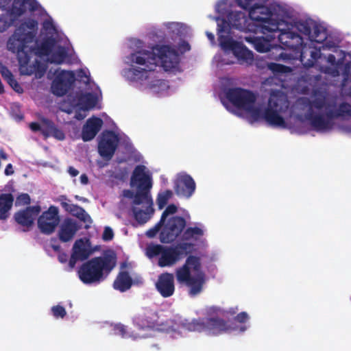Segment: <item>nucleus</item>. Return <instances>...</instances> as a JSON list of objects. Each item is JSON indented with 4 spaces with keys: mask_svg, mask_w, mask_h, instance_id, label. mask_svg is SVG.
Wrapping results in <instances>:
<instances>
[{
    "mask_svg": "<svg viewBox=\"0 0 351 351\" xmlns=\"http://www.w3.org/2000/svg\"><path fill=\"white\" fill-rule=\"evenodd\" d=\"M114 251H104L100 256L94 257L83 263L78 269L80 280L84 284L99 283L104 280L117 265Z\"/></svg>",
    "mask_w": 351,
    "mask_h": 351,
    "instance_id": "nucleus-1",
    "label": "nucleus"
},
{
    "mask_svg": "<svg viewBox=\"0 0 351 351\" xmlns=\"http://www.w3.org/2000/svg\"><path fill=\"white\" fill-rule=\"evenodd\" d=\"M154 51H138L130 55L132 63L156 69L158 60L165 71L176 69L179 64V56L177 51L169 45H161L154 49Z\"/></svg>",
    "mask_w": 351,
    "mask_h": 351,
    "instance_id": "nucleus-2",
    "label": "nucleus"
},
{
    "mask_svg": "<svg viewBox=\"0 0 351 351\" xmlns=\"http://www.w3.org/2000/svg\"><path fill=\"white\" fill-rule=\"evenodd\" d=\"M178 282L189 288L191 296L199 294L205 283V274L202 271V262L199 256L189 255L184 264L176 270Z\"/></svg>",
    "mask_w": 351,
    "mask_h": 351,
    "instance_id": "nucleus-3",
    "label": "nucleus"
},
{
    "mask_svg": "<svg viewBox=\"0 0 351 351\" xmlns=\"http://www.w3.org/2000/svg\"><path fill=\"white\" fill-rule=\"evenodd\" d=\"M288 106V100L281 90H272L265 108L262 110L259 108V116L252 118L256 121L263 119L269 125L285 128L287 123L281 114L287 111Z\"/></svg>",
    "mask_w": 351,
    "mask_h": 351,
    "instance_id": "nucleus-4",
    "label": "nucleus"
},
{
    "mask_svg": "<svg viewBox=\"0 0 351 351\" xmlns=\"http://www.w3.org/2000/svg\"><path fill=\"white\" fill-rule=\"evenodd\" d=\"M34 38L35 34L32 32L25 31L23 26H19L9 38L7 43L8 49L16 53L19 66L24 67L29 62L28 44L32 43Z\"/></svg>",
    "mask_w": 351,
    "mask_h": 351,
    "instance_id": "nucleus-5",
    "label": "nucleus"
},
{
    "mask_svg": "<svg viewBox=\"0 0 351 351\" xmlns=\"http://www.w3.org/2000/svg\"><path fill=\"white\" fill-rule=\"evenodd\" d=\"M226 99L236 108L249 113L252 117L259 116V108L255 106L256 95L251 90L239 87L224 91Z\"/></svg>",
    "mask_w": 351,
    "mask_h": 351,
    "instance_id": "nucleus-6",
    "label": "nucleus"
},
{
    "mask_svg": "<svg viewBox=\"0 0 351 351\" xmlns=\"http://www.w3.org/2000/svg\"><path fill=\"white\" fill-rule=\"evenodd\" d=\"M351 117V104L348 102H341L336 110H329L323 114H313L310 112L306 115V120L310 121L311 125L316 130H326L332 128L331 120L338 118Z\"/></svg>",
    "mask_w": 351,
    "mask_h": 351,
    "instance_id": "nucleus-7",
    "label": "nucleus"
},
{
    "mask_svg": "<svg viewBox=\"0 0 351 351\" xmlns=\"http://www.w3.org/2000/svg\"><path fill=\"white\" fill-rule=\"evenodd\" d=\"M195 245L190 242H180L173 246H165L158 258V265L161 267H171L186 256L191 255Z\"/></svg>",
    "mask_w": 351,
    "mask_h": 351,
    "instance_id": "nucleus-8",
    "label": "nucleus"
},
{
    "mask_svg": "<svg viewBox=\"0 0 351 351\" xmlns=\"http://www.w3.org/2000/svg\"><path fill=\"white\" fill-rule=\"evenodd\" d=\"M182 325L189 331H208L212 335H218L230 330L227 322L218 317L194 319L191 322L186 321Z\"/></svg>",
    "mask_w": 351,
    "mask_h": 351,
    "instance_id": "nucleus-9",
    "label": "nucleus"
},
{
    "mask_svg": "<svg viewBox=\"0 0 351 351\" xmlns=\"http://www.w3.org/2000/svg\"><path fill=\"white\" fill-rule=\"evenodd\" d=\"M163 226L159 235L160 241L162 243H171L184 232L186 221L182 217L173 216L170 217Z\"/></svg>",
    "mask_w": 351,
    "mask_h": 351,
    "instance_id": "nucleus-10",
    "label": "nucleus"
},
{
    "mask_svg": "<svg viewBox=\"0 0 351 351\" xmlns=\"http://www.w3.org/2000/svg\"><path fill=\"white\" fill-rule=\"evenodd\" d=\"M60 221L59 209L57 206H50L38 219V226L42 233L52 234Z\"/></svg>",
    "mask_w": 351,
    "mask_h": 351,
    "instance_id": "nucleus-11",
    "label": "nucleus"
},
{
    "mask_svg": "<svg viewBox=\"0 0 351 351\" xmlns=\"http://www.w3.org/2000/svg\"><path fill=\"white\" fill-rule=\"evenodd\" d=\"M119 143V137L114 132L107 130L102 133L98 144V152L105 160H110L114 154Z\"/></svg>",
    "mask_w": 351,
    "mask_h": 351,
    "instance_id": "nucleus-12",
    "label": "nucleus"
},
{
    "mask_svg": "<svg viewBox=\"0 0 351 351\" xmlns=\"http://www.w3.org/2000/svg\"><path fill=\"white\" fill-rule=\"evenodd\" d=\"M219 44L224 50H230L233 54L239 60L247 61L253 58V53L251 51L228 35L219 36Z\"/></svg>",
    "mask_w": 351,
    "mask_h": 351,
    "instance_id": "nucleus-13",
    "label": "nucleus"
},
{
    "mask_svg": "<svg viewBox=\"0 0 351 351\" xmlns=\"http://www.w3.org/2000/svg\"><path fill=\"white\" fill-rule=\"evenodd\" d=\"M73 71H62L53 80L51 84L52 93L57 96H63L67 93L75 82Z\"/></svg>",
    "mask_w": 351,
    "mask_h": 351,
    "instance_id": "nucleus-14",
    "label": "nucleus"
},
{
    "mask_svg": "<svg viewBox=\"0 0 351 351\" xmlns=\"http://www.w3.org/2000/svg\"><path fill=\"white\" fill-rule=\"evenodd\" d=\"M93 253L88 240L84 241L80 239L75 241L73 244L72 253L69 261V267L73 269L77 261H85Z\"/></svg>",
    "mask_w": 351,
    "mask_h": 351,
    "instance_id": "nucleus-15",
    "label": "nucleus"
},
{
    "mask_svg": "<svg viewBox=\"0 0 351 351\" xmlns=\"http://www.w3.org/2000/svg\"><path fill=\"white\" fill-rule=\"evenodd\" d=\"M196 189L193 178L188 174L179 176L174 184V190L177 195L186 198L191 197Z\"/></svg>",
    "mask_w": 351,
    "mask_h": 351,
    "instance_id": "nucleus-16",
    "label": "nucleus"
},
{
    "mask_svg": "<svg viewBox=\"0 0 351 351\" xmlns=\"http://www.w3.org/2000/svg\"><path fill=\"white\" fill-rule=\"evenodd\" d=\"M40 211L41 208L38 205L27 206L26 208L15 213L14 217L18 224L29 229L33 226L36 217Z\"/></svg>",
    "mask_w": 351,
    "mask_h": 351,
    "instance_id": "nucleus-17",
    "label": "nucleus"
},
{
    "mask_svg": "<svg viewBox=\"0 0 351 351\" xmlns=\"http://www.w3.org/2000/svg\"><path fill=\"white\" fill-rule=\"evenodd\" d=\"M156 317L154 311L144 308L133 317V323L139 330L153 328L156 325Z\"/></svg>",
    "mask_w": 351,
    "mask_h": 351,
    "instance_id": "nucleus-18",
    "label": "nucleus"
},
{
    "mask_svg": "<svg viewBox=\"0 0 351 351\" xmlns=\"http://www.w3.org/2000/svg\"><path fill=\"white\" fill-rule=\"evenodd\" d=\"M156 290L163 298H169L175 292L174 276L165 272L159 275L156 282Z\"/></svg>",
    "mask_w": 351,
    "mask_h": 351,
    "instance_id": "nucleus-19",
    "label": "nucleus"
},
{
    "mask_svg": "<svg viewBox=\"0 0 351 351\" xmlns=\"http://www.w3.org/2000/svg\"><path fill=\"white\" fill-rule=\"evenodd\" d=\"M278 38L284 49L296 50L303 43V39L299 34L289 29L280 30Z\"/></svg>",
    "mask_w": 351,
    "mask_h": 351,
    "instance_id": "nucleus-20",
    "label": "nucleus"
},
{
    "mask_svg": "<svg viewBox=\"0 0 351 351\" xmlns=\"http://www.w3.org/2000/svg\"><path fill=\"white\" fill-rule=\"evenodd\" d=\"M60 204L64 210L72 215L76 217L84 223H91L93 222L90 216L86 212V210L81 206L70 204L69 200L65 195H61L59 197Z\"/></svg>",
    "mask_w": 351,
    "mask_h": 351,
    "instance_id": "nucleus-21",
    "label": "nucleus"
},
{
    "mask_svg": "<svg viewBox=\"0 0 351 351\" xmlns=\"http://www.w3.org/2000/svg\"><path fill=\"white\" fill-rule=\"evenodd\" d=\"M271 16V12L268 9L267 14H261L258 16L259 20L253 21L255 22V25L257 27H259L261 29V32L264 34H267L268 33L275 34L280 32L278 27V23H277L276 20L272 19Z\"/></svg>",
    "mask_w": 351,
    "mask_h": 351,
    "instance_id": "nucleus-22",
    "label": "nucleus"
},
{
    "mask_svg": "<svg viewBox=\"0 0 351 351\" xmlns=\"http://www.w3.org/2000/svg\"><path fill=\"white\" fill-rule=\"evenodd\" d=\"M239 6L247 10L251 21L259 20L258 16L261 14H267L268 8L260 3L258 0H237Z\"/></svg>",
    "mask_w": 351,
    "mask_h": 351,
    "instance_id": "nucleus-23",
    "label": "nucleus"
},
{
    "mask_svg": "<svg viewBox=\"0 0 351 351\" xmlns=\"http://www.w3.org/2000/svg\"><path fill=\"white\" fill-rule=\"evenodd\" d=\"M77 223L71 218H66L60 226L58 238L63 243L71 241L79 230Z\"/></svg>",
    "mask_w": 351,
    "mask_h": 351,
    "instance_id": "nucleus-24",
    "label": "nucleus"
},
{
    "mask_svg": "<svg viewBox=\"0 0 351 351\" xmlns=\"http://www.w3.org/2000/svg\"><path fill=\"white\" fill-rule=\"evenodd\" d=\"M103 121L101 118L93 117L89 118L84 125L82 132V138L84 142L93 139L101 130Z\"/></svg>",
    "mask_w": 351,
    "mask_h": 351,
    "instance_id": "nucleus-25",
    "label": "nucleus"
},
{
    "mask_svg": "<svg viewBox=\"0 0 351 351\" xmlns=\"http://www.w3.org/2000/svg\"><path fill=\"white\" fill-rule=\"evenodd\" d=\"M132 186H136L137 188H146L151 189L152 182L151 177L145 173V167L137 165L133 171L130 179Z\"/></svg>",
    "mask_w": 351,
    "mask_h": 351,
    "instance_id": "nucleus-26",
    "label": "nucleus"
},
{
    "mask_svg": "<svg viewBox=\"0 0 351 351\" xmlns=\"http://www.w3.org/2000/svg\"><path fill=\"white\" fill-rule=\"evenodd\" d=\"M227 18L232 28L243 32L251 30L249 28V21L250 19H248L244 12L241 11H232L228 14Z\"/></svg>",
    "mask_w": 351,
    "mask_h": 351,
    "instance_id": "nucleus-27",
    "label": "nucleus"
},
{
    "mask_svg": "<svg viewBox=\"0 0 351 351\" xmlns=\"http://www.w3.org/2000/svg\"><path fill=\"white\" fill-rule=\"evenodd\" d=\"M56 44L55 38L48 36L45 38L40 43H36V46L32 49V51L40 58L48 56L51 53Z\"/></svg>",
    "mask_w": 351,
    "mask_h": 351,
    "instance_id": "nucleus-28",
    "label": "nucleus"
},
{
    "mask_svg": "<svg viewBox=\"0 0 351 351\" xmlns=\"http://www.w3.org/2000/svg\"><path fill=\"white\" fill-rule=\"evenodd\" d=\"M37 9V2L36 0H14L12 13L15 16H20L23 15L27 10L35 11Z\"/></svg>",
    "mask_w": 351,
    "mask_h": 351,
    "instance_id": "nucleus-29",
    "label": "nucleus"
},
{
    "mask_svg": "<svg viewBox=\"0 0 351 351\" xmlns=\"http://www.w3.org/2000/svg\"><path fill=\"white\" fill-rule=\"evenodd\" d=\"M133 284V280L127 271H120L114 282L113 288L121 292L129 290Z\"/></svg>",
    "mask_w": 351,
    "mask_h": 351,
    "instance_id": "nucleus-30",
    "label": "nucleus"
},
{
    "mask_svg": "<svg viewBox=\"0 0 351 351\" xmlns=\"http://www.w3.org/2000/svg\"><path fill=\"white\" fill-rule=\"evenodd\" d=\"M14 202V197L11 193L0 195V219L5 220L9 216Z\"/></svg>",
    "mask_w": 351,
    "mask_h": 351,
    "instance_id": "nucleus-31",
    "label": "nucleus"
},
{
    "mask_svg": "<svg viewBox=\"0 0 351 351\" xmlns=\"http://www.w3.org/2000/svg\"><path fill=\"white\" fill-rule=\"evenodd\" d=\"M204 230L199 227H189L186 228L182 235V240L183 242L188 241H197L201 237L204 236Z\"/></svg>",
    "mask_w": 351,
    "mask_h": 351,
    "instance_id": "nucleus-32",
    "label": "nucleus"
},
{
    "mask_svg": "<svg viewBox=\"0 0 351 351\" xmlns=\"http://www.w3.org/2000/svg\"><path fill=\"white\" fill-rule=\"evenodd\" d=\"M134 219L141 224L145 223L150 218L154 213V208L152 205L148 206L146 210H142L137 207L132 208Z\"/></svg>",
    "mask_w": 351,
    "mask_h": 351,
    "instance_id": "nucleus-33",
    "label": "nucleus"
},
{
    "mask_svg": "<svg viewBox=\"0 0 351 351\" xmlns=\"http://www.w3.org/2000/svg\"><path fill=\"white\" fill-rule=\"evenodd\" d=\"M155 69H149L147 67H132L128 70V75L132 80L138 81L146 80L149 73Z\"/></svg>",
    "mask_w": 351,
    "mask_h": 351,
    "instance_id": "nucleus-34",
    "label": "nucleus"
},
{
    "mask_svg": "<svg viewBox=\"0 0 351 351\" xmlns=\"http://www.w3.org/2000/svg\"><path fill=\"white\" fill-rule=\"evenodd\" d=\"M28 62L25 66H20L22 74L31 75L34 73H38L40 75H44L46 71L45 66L38 60H36L33 65H29Z\"/></svg>",
    "mask_w": 351,
    "mask_h": 351,
    "instance_id": "nucleus-35",
    "label": "nucleus"
},
{
    "mask_svg": "<svg viewBox=\"0 0 351 351\" xmlns=\"http://www.w3.org/2000/svg\"><path fill=\"white\" fill-rule=\"evenodd\" d=\"M149 191L150 189H147L146 188H137V191L134 197L133 204L140 205L143 201H145L152 205V199L149 195Z\"/></svg>",
    "mask_w": 351,
    "mask_h": 351,
    "instance_id": "nucleus-36",
    "label": "nucleus"
},
{
    "mask_svg": "<svg viewBox=\"0 0 351 351\" xmlns=\"http://www.w3.org/2000/svg\"><path fill=\"white\" fill-rule=\"evenodd\" d=\"M331 106H332V105L327 104L326 99L325 96L316 97L313 100L309 101V108H308L307 113L305 114V118L306 119V115L310 112H311L313 114H315L313 111V108L318 110H320L323 109L324 108H328ZM332 106H335V104L332 105Z\"/></svg>",
    "mask_w": 351,
    "mask_h": 351,
    "instance_id": "nucleus-37",
    "label": "nucleus"
},
{
    "mask_svg": "<svg viewBox=\"0 0 351 351\" xmlns=\"http://www.w3.org/2000/svg\"><path fill=\"white\" fill-rule=\"evenodd\" d=\"M309 53L311 59H308L306 62H305L306 51H302L300 53V61L306 67L313 66L315 61H317L320 58L319 51L313 49L311 50Z\"/></svg>",
    "mask_w": 351,
    "mask_h": 351,
    "instance_id": "nucleus-38",
    "label": "nucleus"
},
{
    "mask_svg": "<svg viewBox=\"0 0 351 351\" xmlns=\"http://www.w3.org/2000/svg\"><path fill=\"white\" fill-rule=\"evenodd\" d=\"M67 57V51L63 47H59L58 50L52 53L49 62L57 64H62Z\"/></svg>",
    "mask_w": 351,
    "mask_h": 351,
    "instance_id": "nucleus-39",
    "label": "nucleus"
},
{
    "mask_svg": "<svg viewBox=\"0 0 351 351\" xmlns=\"http://www.w3.org/2000/svg\"><path fill=\"white\" fill-rule=\"evenodd\" d=\"M309 38L317 43L323 41L326 36L322 27L313 21L311 36Z\"/></svg>",
    "mask_w": 351,
    "mask_h": 351,
    "instance_id": "nucleus-40",
    "label": "nucleus"
},
{
    "mask_svg": "<svg viewBox=\"0 0 351 351\" xmlns=\"http://www.w3.org/2000/svg\"><path fill=\"white\" fill-rule=\"evenodd\" d=\"M165 247L160 244H152L147 247L146 255L149 258H152L160 255L162 256Z\"/></svg>",
    "mask_w": 351,
    "mask_h": 351,
    "instance_id": "nucleus-41",
    "label": "nucleus"
},
{
    "mask_svg": "<svg viewBox=\"0 0 351 351\" xmlns=\"http://www.w3.org/2000/svg\"><path fill=\"white\" fill-rule=\"evenodd\" d=\"M172 191L167 189L158 195L156 202L159 209L163 208L167 204L169 199L172 197Z\"/></svg>",
    "mask_w": 351,
    "mask_h": 351,
    "instance_id": "nucleus-42",
    "label": "nucleus"
},
{
    "mask_svg": "<svg viewBox=\"0 0 351 351\" xmlns=\"http://www.w3.org/2000/svg\"><path fill=\"white\" fill-rule=\"evenodd\" d=\"M79 101L81 104L84 105L86 109H88L95 106L96 99L92 93H88L82 95L79 98Z\"/></svg>",
    "mask_w": 351,
    "mask_h": 351,
    "instance_id": "nucleus-43",
    "label": "nucleus"
},
{
    "mask_svg": "<svg viewBox=\"0 0 351 351\" xmlns=\"http://www.w3.org/2000/svg\"><path fill=\"white\" fill-rule=\"evenodd\" d=\"M43 126L41 130L42 134L45 137L50 136L56 125L52 121L48 119H44L43 120Z\"/></svg>",
    "mask_w": 351,
    "mask_h": 351,
    "instance_id": "nucleus-44",
    "label": "nucleus"
},
{
    "mask_svg": "<svg viewBox=\"0 0 351 351\" xmlns=\"http://www.w3.org/2000/svg\"><path fill=\"white\" fill-rule=\"evenodd\" d=\"M231 28L232 27L229 21L222 19L221 22L217 23L218 40L219 41L220 35H223V33L228 34Z\"/></svg>",
    "mask_w": 351,
    "mask_h": 351,
    "instance_id": "nucleus-45",
    "label": "nucleus"
},
{
    "mask_svg": "<svg viewBox=\"0 0 351 351\" xmlns=\"http://www.w3.org/2000/svg\"><path fill=\"white\" fill-rule=\"evenodd\" d=\"M313 21H303L299 23L298 28L300 32L307 36H311Z\"/></svg>",
    "mask_w": 351,
    "mask_h": 351,
    "instance_id": "nucleus-46",
    "label": "nucleus"
},
{
    "mask_svg": "<svg viewBox=\"0 0 351 351\" xmlns=\"http://www.w3.org/2000/svg\"><path fill=\"white\" fill-rule=\"evenodd\" d=\"M254 48L260 53L267 52L269 51V45L264 40L256 39L254 42Z\"/></svg>",
    "mask_w": 351,
    "mask_h": 351,
    "instance_id": "nucleus-47",
    "label": "nucleus"
},
{
    "mask_svg": "<svg viewBox=\"0 0 351 351\" xmlns=\"http://www.w3.org/2000/svg\"><path fill=\"white\" fill-rule=\"evenodd\" d=\"M31 199L27 193H21L16 197L15 206H25L30 204Z\"/></svg>",
    "mask_w": 351,
    "mask_h": 351,
    "instance_id": "nucleus-48",
    "label": "nucleus"
},
{
    "mask_svg": "<svg viewBox=\"0 0 351 351\" xmlns=\"http://www.w3.org/2000/svg\"><path fill=\"white\" fill-rule=\"evenodd\" d=\"M177 210H178V207L175 204H171L168 205L167 206V208H165V210L162 213V215L160 217L161 222L165 223L167 216L169 215L175 214L177 212Z\"/></svg>",
    "mask_w": 351,
    "mask_h": 351,
    "instance_id": "nucleus-49",
    "label": "nucleus"
},
{
    "mask_svg": "<svg viewBox=\"0 0 351 351\" xmlns=\"http://www.w3.org/2000/svg\"><path fill=\"white\" fill-rule=\"evenodd\" d=\"M51 312L56 318H64L66 315V311L64 306L56 305L51 307Z\"/></svg>",
    "mask_w": 351,
    "mask_h": 351,
    "instance_id": "nucleus-50",
    "label": "nucleus"
},
{
    "mask_svg": "<svg viewBox=\"0 0 351 351\" xmlns=\"http://www.w3.org/2000/svg\"><path fill=\"white\" fill-rule=\"evenodd\" d=\"M164 223H165L161 222V220L160 219V221L153 228L147 231L146 236L149 238L154 237L159 232Z\"/></svg>",
    "mask_w": 351,
    "mask_h": 351,
    "instance_id": "nucleus-51",
    "label": "nucleus"
},
{
    "mask_svg": "<svg viewBox=\"0 0 351 351\" xmlns=\"http://www.w3.org/2000/svg\"><path fill=\"white\" fill-rule=\"evenodd\" d=\"M7 82L16 93H22L23 92V88L16 81L14 76H12L8 80H7Z\"/></svg>",
    "mask_w": 351,
    "mask_h": 351,
    "instance_id": "nucleus-52",
    "label": "nucleus"
},
{
    "mask_svg": "<svg viewBox=\"0 0 351 351\" xmlns=\"http://www.w3.org/2000/svg\"><path fill=\"white\" fill-rule=\"evenodd\" d=\"M269 67L276 73H285L289 69L288 66L278 63H271Z\"/></svg>",
    "mask_w": 351,
    "mask_h": 351,
    "instance_id": "nucleus-53",
    "label": "nucleus"
},
{
    "mask_svg": "<svg viewBox=\"0 0 351 351\" xmlns=\"http://www.w3.org/2000/svg\"><path fill=\"white\" fill-rule=\"evenodd\" d=\"M114 237V233L111 228L107 226L104 228L102 239L105 241H111Z\"/></svg>",
    "mask_w": 351,
    "mask_h": 351,
    "instance_id": "nucleus-54",
    "label": "nucleus"
},
{
    "mask_svg": "<svg viewBox=\"0 0 351 351\" xmlns=\"http://www.w3.org/2000/svg\"><path fill=\"white\" fill-rule=\"evenodd\" d=\"M51 136L59 141H62L65 138V134L64 132L62 130L59 129L57 126H56V128H54Z\"/></svg>",
    "mask_w": 351,
    "mask_h": 351,
    "instance_id": "nucleus-55",
    "label": "nucleus"
},
{
    "mask_svg": "<svg viewBox=\"0 0 351 351\" xmlns=\"http://www.w3.org/2000/svg\"><path fill=\"white\" fill-rule=\"evenodd\" d=\"M0 73L3 79L6 81L8 80L12 76H14L12 72L9 70V69L5 66H3L0 69Z\"/></svg>",
    "mask_w": 351,
    "mask_h": 351,
    "instance_id": "nucleus-56",
    "label": "nucleus"
},
{
    "mask_svg": "<svg viewBox=\"0 0 351 351\" xmlns=\"http://www.w3.org/2000/svg\"><path fill=\"white\" fill-rule=\"evenodd\" d=\"M249 319V316L246 312H241L239 313L235 317L234 319L237 322L239 323H245Z\"/></svg>",
    "mask_w": 351,
    "mask_h": 351,
    "instance_id": "nucleus-57",
    "label": "nucleus"
},
{
    "mask_svg": "<svg viewBox=\"0 0 351 351\" xmlns=\"http://www.w3.org/2000/svg\"><path fill=\"white\" fill-rule=\"evenodd\" d=\"M114 330L116 331V333L121 335V337H126V327L124 325L120 324L116 325Z\"/></svg>",
    "mask_w": 351,
    "mask_h": 351,
    "instance_id": "nucleus-58",
    "label": "nucleus"
},
{
    "mask_svg": "<svg viewBox=\"0 0 351 351\" xmlns=\"http://www.w3.org/2000/svg\"><path fill=\"white\" fill-rule=\"evenodd\" d=\"M10 25V23L8 22L5 16L0 17V32H4Z\"/></svg>",
    "mask_w": 351,
    "mask_h": 351,
    "instance_id": "nucleus-59",
    "label": "nucleus"
},
{
    "mask_svg": "<svg viewBox=\"0 0 351 351\" xmlns=\"http://www.w3.org/2000/svg\"><path fill=\"white\" fill-rule=\"evenodd\" d=\"M37 25V22L34 20H30L27 22L21 23L19 26H23V29L27 31V29H33Z\"/></svg>",
    "mask_w": 351,
    "mask_h": 351,
    "instance_id": "nucleus-60",
    "label": "nucleus"
},
{
    "mask_svg": "<svg viewBox=\"0 0 351 351\" xmlns=\"http://www.w3.org/2000/svg\"><path fill=\"white\" fill-rule=\"evenodd\" d=\"M14 173L13 166L11 163H9L5 167L4 173L5 176H9L13 175Z\"/></svg>",
    "mask_w": 351,
    "mask_h": 351,
    "instance_id": "nucleus-61",
    "label": "nucleus"
},
{
    "mask_svg": "<svg viewBox=\"0 0 351 351\" xmlns=\"http://www.w3.org/2000/svg\"><path fill=\"white\" fill-rule=\"evenodd\" d=\"M58 261L62 263H65L68 260V255L63 252H60L58 256Z\"/></svg>",
    "mask_w": 351,
    "mask_h": 351,
    "instance_id": "nucleus-62",
    "label": "nucleus"
},
{
    "mask_svg": "<svg viewBox=\"0 0 351 351\" xmlns=\"http://www.w3.org/2000/svg\"><path fill=\"white\" fill-rule=\"evenodd\" d=\"M29 128L34 132H38V131L41 132V130H42L40 125L37 122H32L29 124Z\"/></svg>",
    "mask_w": 351,
    "mask_h": 351,
    "instance_id": "nucleus-63",
    "label": "nucleus"
},
{
    "mask_svg": "<svg viewBox=\"0 0 351 351\" xmlns=\"http://www.w3.org/2000/svg\"><path fill=\"white\" fill-rule=\"evenodd\" d=\"M68 172L72 177H75L79 174V171L73 167H69Z\"/></svg>",
    "mask_w": 351,
    "mask_h": 351,
    "instance_id": "nucleus-64",
    "label": "nucleus"
}]
</instances>
